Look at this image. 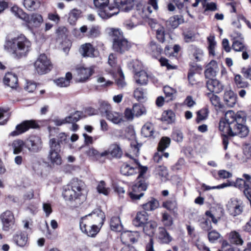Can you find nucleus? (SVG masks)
Returning a JSON list of instances; mask_svg holds the SVG:
<instances>
[{
    "mask_svg": "<svg viewBox=\"0 0 251 251\" xmlns=\"http://www.w3.org/2000/svg\"><path fill=\"white\" fill-rule=\"evenodd\" d=\"M246 121L244 112L235 113L232 110L227 111L219 123V130L222 135L246 137L249 132L248 127L244 125Z\"/></svg>",
    "mask_w": 251,
    "mask_h": 251,
    "instance_id": "obj_1",
    "label": "nucleus"
},
{
    "mask_svg": "<svg viewBox=\"0 0 251 251\" xmlns=\"http://www.w3.org/2000/svg\"><path fill=\"white\" fill-rule=\"evenodd\" d=\"M84 187V184L83 181L74 178L65 187L62 196L65 201H69L71 204L78 207L85 200V197L82 194Z\"/></svg>",
    "mask_w": 251,
    "mask_h": 251,
    "instance_id": "obj_2",
    "label": "nucleus"
},
{
    "mask_svg": "<svg viewBox=\"0 0 251 251\" xmlns=\"http://www.w3.org/2000/svg\"><path fill=\"white\" fill-rule=\"evenodd\" d=\"M31 42L23 35L18 36L7 41L4 45V49L14 57L20 58L25 56L31 48Z\"/></svg>",
    "mask_w": 251,
    "mask_h": 251,
    "instance_id": "obj_3",
    "label": "nucleus"
},
{
    "mask_svg": "<svg viewBox=\"0 0 251 251\" xmlns=\"http://www.w3.org/2000/svg\"><path fill=\"white\" fill-rule=\"evenodd\" d=\"M109 0H93L94 6L98 9V14L103 19H107L118 14L117 8L109 4Z\"/></svg>",
    "mask_w": 251,
    "mask_h": 251,
    "instance_id": "obj_4",
    "label": "nucleus"
},
{
    "mask_svg": "<svg viewBox=\"0 0 251 251\" xmlns=\"http://www.w3.org/2000/svg\"><path fill=\"white\" fill-rule=\"evenodd\" d=\"M50 151L48 159L53 165H60L62 163V158L59 154L60 146L59 143L56 142V139L51 138L49 141Z\"/></svg>",
    "mask_w": 251,
    "mask_h": 251,
    "instance_id": "obj_5",
    "label": "nucleus"
},
{
    "mask_svg": "<svg viewBox=\"0 0 251 251\" xmlns=\"http://www.w3.org/2000/svg\"><path fill=\"white\" fill-rule=\"evenodd\" d=\"M113 34L115 37L113 39V49L117 52L123 53L129 49L131 46L126 39L123 36L119 29H113Z\"/></svg>",
    "mask_w": 251,
    "mask_h": 251,
    "instance_id": "obj_6",
    "label": "nucleus"
},
{
    "mask_svg": "<svg viewBox=\"0 0 251 251\" xmlns=\"http://www.w3.org/2000/svg\"><path fill=\"white\" fill-rule=\"evenodd\" d=\"M34 67L38 74L43 75L48 73L51 70L52 64L45 54H41L35 62Z\"/></svg>",
    "mask_w": 251,
    "mask_h": 251,
    "instance_id": "obj_7",
    "label": "nucleus"
},
{
    "mask_svg": "<svg viewBox=\"0 0 251 251\" xmlns=\"http://www.w3.org/2000/svg\"><path fill=\"white\" fill-rule=\"evenodd\" d=\"M105 218L104 212L100 209H96L91 213L82 217L80 220L86 221V222L90 224H96L98 226L102 227Z\"/></svg>",
    "mask_w": 251,
    "mask_h": 251,
    "instance_id": "obj_8",
    "label": "nucleus"
},
{
    "mask_svg": "<svg viewBox=\"0 0 251 251\" xmlns=\"http://www.w3.org/2000/svg\"><path fill=\"white\" fill-rule=\"evenodd\" d=\"M227 213L232 217H236L242 214L244 211V204L243 202L237 199L231 198L226 204Z\"/></svg>",
    "mask_w": 251,
    "mask_h": 251,
    "instance_id": "obj_9",
    "label": "nucleus"
},
{
    "mask_svg": "<svg viewBox=\"0 0 251 251\" xmlns=\"http://www.w3.org/2000/svg\"><path fill=\"white\" fill-rule=\"evenodd\" d=\"M147 185L144 180L137 179L132 187V190L129 193V196L132 201L139 200L143 196L144 192L146 190Z\"/></svg>",
    "mask_w": 251,
    "mask_h": 251,
    "instance_id": "obj_10",
    "label": "nucleus"
},
{
    "mask_svg": "<svg viewBox=\"0 0 251 251\" xmlns=\"http://www.w3.org/2000/svg\"><path fill=\"white\" fill-rule=\"evenodd\" d=\"M26 149L31 153H37L41 151L43 142L40 137L31 135L25 140Z\"/></svg>",
    "mask_w": 251,
    "mask_h": 251,
    "instance_id": "obj_11",
    "label": "nucleus"
},
{
    "mask_svg": "<svg viewBox=\"0 0 251 251\" xmlns=\"http://www.w3.org/2000/svg\"><path fill=\"white\" fill-rule=\"evenodd\" d=\"M24 25L30 30L34 28L38 27L43 22L42 16L37 13H33L31 15L26 14L24 18Z\"/></svg>",
    "mask_w": 251,
    "mask_h": 251,
    "instance_id": "obj_12",
    "label": "nucleus"
},
{
    "mask_svg": "<svg viewBox=\"0 0 251 251\" xmlns=\"http://www.w3.org/2000/svg\"><path fill=\"white\" fill-rule=\"evenodd\" d=\"M76 76L75 80L77 82H85L88 81L94 73V67L93 66L86 67L80 66L76 69Z\"/></svg>",
    "mask_w": 251,
    "mask_h": 251,
    "instance_id": "obj_13",
    "label": "nucleus"
},
{
    "mask_svg": "<svg viewBox=\"0 0 251 251\" xmlns=\"http://www.w3.org/2000/svg\"><path fill=\"white\" fill-rule=\"evenodd\" d=\"M39 127L38 124L35 121L29 120L25 121L22 122L21 124L18 125L16 126L15 130L12 131L9 135L11 136H18L26 131L29 128H36Z\"/></svg>",
    "mask_w": 251,
    "mask_h": 251,
    "instance_id": "obj_14",
    "label": "nucleus"
},
{
    "mask_svg": "<svg viewBox=\"0 0 251 251\" xmlns=\"http://www.w3.org/2000/svg\"><path fill=\"white\" fill-rule=\"evenodd\" d=\"M79 227L81 231L89 237H94L100 231L101 227L96 224H90L80 220Z\"/></svg>",
    "mask_w": 251,
    "mask_h": 251,
    "instance_id": "obj_15",
    "label": "nucleus"
},
{
    "mask_svg": "<svg viewBox=\"0 0 251 251\" xmlns=\"http://www.w3.org/2000/svg\"><path fill=\"white\" fill-rule=\"evenodd\" d=\"M0 218L2 224V229L4 231H9L13 227L15 224V218L13 213L10 211H6L2 213Z\"/></svg>",
    "mask_w": 251,
    "mask_h": 251,
    "instance_id": "obj_16",
    "label": "nucleus"
},
{
    "mask_svg": "<svg viewBox=\"0 0 251 251\" xmlns=\"http://www.w3.org/2000/svg\"><path fill=\"white\" fill-rule=\"evenodd\" d=\"M8 146L14 154H19L21 152L24 153L26 149L25 140L20 139H15L9 143Z\"/></svg>",
    "mask_w": 251,
    "mask_h": 251,
    "instance_id": "obj_17",
    "label": "nucleus"
},
{
    "mask_svg": "<svg viewBox=\"0 0 251 251\" xmlns=\"http://www.w3.org/2000/svg\"><path fill=\"white\" fill-rule=\"evenodd\" d=\"M206 87L209 93L219 94L224 89L223 84L217 79H209L206 81Z\"/></svg>",
    "mask_w": 251,
    "mask_h": 251,
    "instance_id": "obj_18",
    "label": "nucleus"
},
{
    "mask_svg": "<svg viewBox=\"0 0 251 251\" xmlns=\"http://www.w3.org/2000/svg\"><path fill=\"white\" fill-rule=\"evenodd\" d=\"M13 241L20 247H25L28 245L27 234L25 232L19 231L13 236Z\"/></svg>",
    "mask_w": 251,
    "mask_h": 251,
    "instance_id": "obj_19",
    "label": "nucleus"
},
{
    "mask_svg": "<svg viewBox=\"0 0 251 251\" xmlns=\"http://www.w3.org/2000/svg\"><path fill=\"white\" fill-rule=\"evenodd\" d=\"M79 52L83 57H94L97 56V51L91 44L85 43L81 46Z\"/></svg>",
    "mask_w": 251,
    "mask_h": 251,
    "instance_id": "obj_20",
    "label": "nucleus"
},
{
    "mask_svg": "<svg viewBox=\"0 0 251 251\" xmlns=\"http://www.w3.org/2000/svg\"><path fill=\"white\" fill-rule=\"evenodd\" d=\"M149 221L148 214L145 211H140L133 220V224L137 227H142Z\"/></svg>",
    "mask_w": 251,
    "mask_h": 251,
    "instance_id": "obj_21",
    "label": "nucleus"
},
{
    "mask_svg": "<svg viewBox=\"0 0 251 251\" xmlns=\"http://www.w3.org/2000/svg\"><path fill=\"white\" fill-rule=\"evenodd\" d=\"M146 52L154 58H157L161 54L162 49L153 41H151L146 48Z\"/></svg>",
    "mask_w": 251,
    "mask_h": 251,
    "instance_id": "obj_22",
    "label": "nucleus"
},
{
    "mask_svg": "<svg viewBox=\"0 0 251 251\" xmlns=\"http://www.w3.org/2000/svg\"><path fill=\"white\" fill-rule=\"evenodd\" d=\"M224 100L228 106L233 107L236 103L237 96L230 88L226 89L224 93Z\"/></svg>",
    "mask_w": 251,
    "mask_h": 251,
    "instance_id": "obj_23",
    "label": "nucleus"
},
{
    "mask_svg": "<svg viewBox=\"0 0 251 251\" xmlns=\"http://www.w3.org/2000/svg\"><path fill=\"white\" fill-rule=\"evenodd\" d=\"M107 120L115 125H120L124 122L123 114L120 112L111 110L105 116Z\"/></svg>",
    "mask_w": 251,
    "mask_h": 251,
    "instance_id": "obj_24",
    "label": "nucleus"
},
{
    "mask_svg": "<svg viewBox=\"0 0 251 251\" xmlns=\"http://www.w3.org/2000/svg\"><path fill=\"white\" fill-rule=\"evenodd\" d=\"M116 6H114L125 11H128L132 9L134 5V0H114Z\"/></svg>",
    "mask_w": 251,
    "mask_h": 251,
    "instance_id": "obj_25",
    "label": "nucleus"
},
{
    "mask_svg": "<svg viewBox=\"0 0 251 251\" xmlns=\"http://www.w3.org/2000/svg\"><path fill=\"white\" fill-rule=\"evenodd\" d=\"M3 81L5 85L11 88H16L18 86V77L14 74L11 73L6 74Z\"/></svg>",
    "mask_w": 251,
    "mask_h": 251,
    "instance_id": "obj_26",
    "label": "nucleus"
},
{
    "mask_svg": "<svg viewBox=\"0 0 251 251\" xmlns=\"http://www.w3.org/2000/svg\"><path fill=\"white\" fill-rule=\"evenodd\" d=\"M72 79V75L71 73L68 72L66 74L64 77H60L53 80V83L58 87L63 88L67 87L70 86L71 80Z\"/></svg>",
    "mask_w": 251,
    "mask_h": 251,
    "instance_id": "obj_27",
    "label": "nucleus"
},
{
    "mask_svg": "<svg viewBox=\"0 0 251 251\" xmlns=\"http://www.w3.org/2000/svg\"><path fill=\"white\" fill-rule=\"evenodd\" d=\"M218 72V67L216 61H211L206 66L204 74L206 77L214 76Z\"/></svg>",
    "mask_w": 251,
    "mask_h": 251,
    "instance_id": "obj_28",
    "label": "nucleus"
},
{
    "mask_svg": "<svg viewBox=\"0 0 251 251\" xmlns=\"http://www.w3.org/2000/svg\"><path fill=\"white\" fill-rule=\"evenodd\" d=\"M158 239L160 243L166 244H169L173 240L172 237L166 229L162 227L158 228Z\"/></svg>",
    "mask_w": 251,
    "mask_h": 251,
    "instance_id": "obj_29",
    "label": "nucleus"
},
{
    "mask_svg": "<svg viewBox=\"0 0 251 251\" xmlns=\"http://www.w3.org/2000/svg\"><path fill=\"white\" fill-rule=\"evenodd\" d=\"M144 232L151 237L152 236L155 231V229L157 227V224L153 221H149L143 226Z\"/></svg>",
    "mask_w": 251,
    "mask_h": 251,
    "instance_id": "obj_30",
    "label": "nucleus"
},
{
    "mask_svg": "<svg viewBox=\"0 0 251 251\" xmlns=\"http://www.w3.org/2000/svg\"><path fill=\"white\" fill-rule=\"evenodd\" d=\"M138 236V232L127 231L121 234V238L123 242H128L130 241L134 243L137 240Z\"/></svg>",
    "mask_w": 251,
    "mask_h": 251,
    "instance_id": "obj_31",
    "label": "nucleus"
},
{
    "mask_svg": "<svg viewBox=\"0 0 251 251\" xmlns=\"http://www.w3.org/2000/svg\"><path fill=\"white\" fill-rule=\"evenodd\" d=\"M229 240L231 243L236 245L241 246L244 243L240 233L235 230L232 231L229 233Z\"/></svg>",
    "mask_w": 251,
    "mask_h": 251,
    "instance_id": "obj_32",
    "label": "nucleus"
},
{
    "mask_svg": "<svg viewBox=\"0 0 251 251\" xmlns=\"http://www.w3.org/2000/svg\"><path fill=\"white\" fill-rule=\"evenodd\" d=\"M155 174L162 181H165L167 179L168 172L167 168L164 166H158L156 167Z\"/></svg>",
    "mask_w": 251,
    "mask_h": 251,
    "instance_id": "obj_33",
    "label": "nucleus"
},
{
    "mask_svg": "<svg viewBox=\"0 0 251 251\" xmlns=\"http://www.w3.org/2000/svg\"><path fill=\"white\" fill-rule=\"evenodd\" d=\"M110 154L114 157L120 158L123 154V151L120 145L117 143L112 144L109 147Z\"/></svg>",
    "mask_w": 251,
    "mask_h": 251,
    "instance_id": "obj_34",
    "label": "nucleus"
},
{
    "mask_svg": "<svg viewBox=\"0 0 251 251\" xmlns=\"http://www.w3.org/2000/svg\"><path fill=\"white\" fill-rule=\"evenodd\" d=\"M136 83L140 85H144L147 83L148 75L144 71H140L137 72L134 76Z\"/></svg>",
    "mask_w": 251,
    "mask_h": 251,
    "instance_id": "obj_35",
    "label": "nucleus"
},
{
    "mask_svg": "<svg viewBox=\"0 0 251 251\" xmlns=\"http://www.w3.org/2000/svg\"><path fill=\"white\" fill-rule=\"evenodd\" d=\"M117 57L116 55L113 53H111L108 57V64L112 68L111 70V73L113 74H115L116 72H119L121 70V68L119 66L117 65L116 63Z\"/></svg>",
    "mask_w": 251,
    "mask_h": 251,
    "instance_id": "obj_36",
    "label": "nucleus"
},
{
    "mask_svg": "<svg viewBox=\"0 0 251 251\" xmlns=\"http://www.w3.org/2000/svg\"><path fill=\"white\" fill-rule=\"evenodd\" d=\"M154 131L153 125L151 123H146L143 126L141 130L142 134L146 137L153 136Z\"/></svg>",
    "mask_w": 251,
    "mask_h": 251,
    "instance_id": "obj_37",
    "label": "nucleus"
},
{
    "mask_svg": "<svg viewBox=\"0 0 251 251\" xmlns=\"http://www.w3.org/2000/svg\"><path fill=\"white\" fill-rule=\"evenodd\" d=\"M110 228L112 230L115 231H121L123 229V226L119 217H112L110 223Z\"/></svg>",
    "mask_w": 251,
    "mask_h": 251,
    "instance_id": "obj_38",
    "label": "nucleus"
},
{
    "mask_svg": "<svg viewBox=\"0 0 251 251\" xmlns=\"http://www.w3.org/2000/svg\"><path fill=\"white\" fill-rule=\"evenodd\" d=\"M183 22L184 20L181 16L175 15L170 18L167 21V25L171 26L173 28H176Z\"/></svg>",
    "mask_w": 251,
    "mask_h": 251,
    "instance_id": "obj_39",
    "label": "nucleus"
},
{
    "mask_svg": "<svg viewBox=\"0 0 251 251\" xmlns=\"http://www.w3.org/2000/svg\"><path fill=\"white\" fill-rule=\"evenodd\" d=\"M133 16L136 17L138 21H140L141 24L143 23V20L149 17L148 15L145 12L144 6H138Z\"/></svg>",
    "mask_w": 251,
    "mask_h": 251,
    "instance_id": "obj_40",
    "label": "nucleus"
},
{
    "mask_svg": "<svg viewBox=\"0 0 251 251\" xmlns=\"http://www.w3.org/2000/svg\"><path fill=\"white\" fill-rule=\"evenodd\" d=\"M143 209L145 211L154 210L159 206V202L154 198H151L148 202L143 204Z\"/></svg>",
    "mask_w": 251,
    "mask_h": 251,
    "instance_id": "obj_41",
    "label": "nucleus"
},
{
    "mask_svg": "<svg viewBox=\"0 0 251 251\" xmlns=\"http://www.w3.org/2000/svg\"><path fill=\"white\" fill-rule=\"evenodd\" d=\"M208 42V50L209 54L211 56L215 55V47L216 46V42L215 40V37L214 35H210L207 38Z\"/></svg>",
    "mask_w": 251,
    "mask_h": 251,
    "instance_id": "obj_42",
    "label": "nucleus"
},
{
    "mask_svg": "<svg viewBox=\"0 0 251 251\" xmlns=\"http://www.w3.org/2000/svg\"><path fill=\"white\" fill-rule=\"evenodd\" d=\"M137 167H131L127 164H124L121 168V173L125 176L133 175L136 173Z\"/></svg>",
    "mask_w": 251,
    "mask_h": 251,
    "instance_id": "obj_43",
    "label": "nucleus"
},
{
    "mask_svg": "<svg viewBox=\"0 0 251 251\" xmlns=\"http://www.w3.org/2000/svg\"><path fill=\"white\" fill-rule=\"evenodd\" d=\"M234 80L236 86L238 88H247L249 86V83L240 75H236Z\"/></svg>",
    "mask_w": 251,
    "mask_h": 251,
    "instance_id": "obj_44",
    "label": "nucleus"
},
{
    "mask_svg": "<svg viewBox=\"0 0 251 251\" xmlns=\"http://www.w3.org/2000/svg\"><path fill=\"white\" fill-rule=\"evenodd\" d=\"M124 26L127 30H131L137 25H141L140 21H138L136 17L133 16L130 19L126 21L124 24Z\"/></svg>",
    "mask_w": 251,
    "mask_h": 251,
    "instance_id": "obj_45",
    "label": "nucleus"
},
{
    "mask_svg": "<svg viewBox=\"0 0 251 251\" xmlns=\"http://www.w3.org/2000/svg\"><path fill=\"white\" fill-rule=\"evenodd\" d=\"M98 104L100 112L102 114H104L105 116L107 115V113L111 110V106L107 101L99 100Z\"/></svg>",
    "mask_w": 251,
    "mask_h": 251,
    "instance_id": "obj_46",
    "label": "nucleus"
},
{
    "mask_svg": "<svg viewBox=\"0 0 251 251\" xmlns=\"http://www.w3.org/2000/svg\"><path fill=\"white\" fill-rule=\"evenodd\" d=\"M205 96L213 106L216 107H220V99L217 95L212 93H207Z\"/></svg>",
    "mask_w": 251,
    "mask_h": 251,
    "instance_id": "obj_47",
    "label": "nucleus"
},
{
    "mask_svg": "<svg viewBox=\"0 0 251 251\" xmlns=\"http://www.w3.org/2000/svg\"><path fill=\"white\" fill-rule=\"evenodd\" d=\"M135 116L138 117L146 113V109L142 104L135 103L132 106Z\"/></svg>",
    "mask_w": 251,
    "mask_h": 251,
    "instance_id": "obj_48",
    "label": "nucleus"
},
{
    "mask_svg": "<svg viewBox=\"0 0 251 251\" xmlns=\"http://www.w3.org/2000/svg\"><path fill=\"white\" fill-rule=\"evenodd\" d=\"M171 143V139L168 137H163L159 142L158 151H164L168 148Z\"/></svg>",
    "mask_w": 251,
    "mask_h": 251,
    "instance_id": "obj_49",
    "label": "nucleus"
},
{
    "mask_svg": "<svg viewBox=\"0 0 251 251\" xmlns=\"http://www.w3.org/2000/svg\"><path fill=\"white\" fill-rule=\"evenodd\" d=\"M81 14L80 10L77 9H73L69 13L68 21L70 24L74 25L78 19Z\"/></svg>",
    "mask_w": 251,
    "mask_h": 251,
    "instance_id": "obj_50",
    "label": "nucleus"
},
{
    "mask_svg": "<svg viewBox=\"0 0 251 251\" xmlns=\"http://www.w3.org/2000/svg\"><path fill=\"white\" fill-rule=\"evenodd\" d=\"M232 48L235 51H241L246 50L247 47L244 44L243 40H232Z\"/></svg>",
    "mask_w": 251,
    "mask_h": 251,
    "instance_id": "obj_51",
    "label": "nucleus"
},
{
    "mask_svg": "<svg viewBox=\"0 0 251 251\" xmlns=\"http://www.w3.org/2000/svg\"><path fill=\"white\" fill-rule=\"evenodd\" d=\"M162 120L168 124L174 122L175 120V114L172 110H168L163 112Z\"/></svg>",
    "mask_w": 251,
    "mask_h": 251,
    "instance_id": "obj_52",
    "label": "nucleus"
},
{
    "mask_svg": "<svg viewBox=\"0 0 251 251\" xmlns=\"http://www.w3.org/2000/svg\"><path fill=\"white\" fill-rule=\"evenodd\" d=\"M11 12L17 18L24 20L27 13L25 12L21 8L16 5H14L11 8Z\"/></svg>",
    "mask_w": 251,
    "mask_h": 251,
    "instance_id": "obj_53",
    "label": "nucleus"
},
{
    "mask_svg": "<svg viewBox=\"0 0 251 251\" xmlns=\"http://www.w3.org/2000/svg\"><path fill=\"white\" fill-rule=\"evenodd\" d=\"M97 189L99 193L102 194L105 196L108 195L110 191V188L106 187V184L103 181H100L99 182Z\"/></svg>",
    "mask_w": 251,
    "mask_h": 251,
    "instance_id": "obj_54",
    "label": "nucleus"
},
{
    "mask_svg": "<svg viewBox=\"0 0 251 251\" xmlns=\"http://www.w3.org/2000/svg\"><path fill=\"white\" fill-rule=\"evenodd\" d=\"M80 118V113L76 111L73 114L66 117L65 119V124L74 123L78 121Z\"/></svg>",
    "mask_w": 251,
    "mask_h": 251,
    "instance_id": "obj_55",
    "label": "nucleus"
},
{
    "mask_svg": "<svg viewBox=\"0 0 251 251\" xmlns=\"http://www.w3.org/2000/svg\"><path fill=\"white\" fill-rule=\"evenodd\" d=\"M100 32L99 26H94L91 27L86 33V36L88 38H96L100 35Z\"/></svg>",
    "mask_w": 251,
    "mask_h": 251,
    "instance_id": "obj_56",
    "label": "nucleus"
},
{
    "mask_svg": "<svg viewBox=\"0 0 251 251\" xmlns=\"http://www.w3.org/2000/svg\"><path fill=\"white\" fill-rule=\"evenodd\" d=\"M23 5L25 8L30 11L36 9L38 6L35 0H24Z\"/></svg>",
    "mask_w": 251,
    "mask_h": 251,
    "instance_id": "obj_57",
    "label": "nucleus"
},
{
    "mask_svg": "<svg viewBox=\"0 0 251 251\" xmlns=\"http://www.w3.org/2000/svg\"><path fill=\"white\" fill-rule=\"evenodd\" d=\"M162 206L170 211H175L177 209V203L175 200H168L164 201Z\"/></svg>",
    "mask_w": 251,
    "mask_h": 251,
    "instance_id": "obj_58",
    "label": "nucleus"
},
{
    "mask_svg": "<svg viewBox=\"0 0 251 251\" xmlns=\"http://www.w3.org/2000/svg\"><path fill=\"white\" fill-rule=\"evenodd\" d=\"M193 56L197 61H200L202 60L203 57V50L197 47H194L192 49Z\"/></svg>",
    "mask_w": 251,
    "mask_h": 251,
    "instance_id": "obj_59",
    "label": "nucleus"
},
{
    "mask_svg": "<svg viewBox=\"0 0 251 251\" xmlns=\"http://www.w3.org/2000/svg\"><path fill=\"white\" fill-rule=\"evenodd\" d=\"M226 183H230L232 184L231 186H234L239 189L245 188L246 187L248 186L245 180L240 178H237L235 182H228Z\"/></svg>",
    "mask_w": 251,
    "mask_h": 251,
    "instance_id": "obj_60",
    "label": "nucleus"
},
{
    "mask_svg": "<svg viewBox=\"0 0 251 251\" xmlns=\"http://www.w3.org/2000/svg\"><path fill=\"white\" fill-rule=\"evenodd\" d=\"M231 185L232 184H230V183H223L222 184H220V185H217V186H215L211 187V186H209L208 185H206L204 183H203L201 185V188H202V189L204 191H208V190H210L211 189H223V188H225L226 187L230 186V185Z\"/></svg>",
    "mask_w": 251,
    "mask_h": 251,
    "instance_id": "obj_61",
    "label": "nucleus"
},
{
    "mask_svg": "<svg viewBox=\"0 0 251 251\" xmlns=\"http://www.w3.org/2000/svg\"><path fill=\"white\" fill-rule=\"evenodd\" d=\"M209 111L207 108H204L197 112V121H202L206 119L208 115Z\"/></svg>",
    "mask_w": 251,
    "mask_h": 251,
    "instance_id": "obj_62",
    "label": "nucleus"
},
{
    "mask_svg": "<svg viewBox=\"0 0 251 251\" xmlns=\"http://www.w3.org/2000/svg\"><path fill=\"white\" fill-rule=\"evenodd\" d=\"M156 35L157 40L162 43L165 41V29L163 27H159L156 31Z\"/></svg>",
    "mask_w": 251,
    "mask_h": 251,
    "instance_id": "obj_63",
    "label": "nucleus"
},
{
    "mask_svg": "<svg viewBox=\"0 0 251 251\" xmlns=\"http://www.w3.org/2000/svg\"><path fill=\"white\" fill-rule=\"evenodd\" d=\"M134 96L137 100H142L145 98L146 94L142 88H139L134 91Z\"/></svg>",
    "mask_w": 251,
    "mask_h": 251,
    "instance_id": "obj_64",
    "label": "nucleus"
}]
</instances>
